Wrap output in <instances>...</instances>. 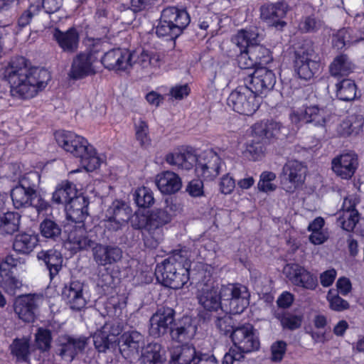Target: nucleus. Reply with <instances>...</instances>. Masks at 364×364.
Returning a JSON list of instances; mask_svg holds the SVG:
<instances>
[{"instance_id": "obj_46", "label": "nucleus", "mask_w": 364, "mask_h": 364, "mask_svg": "<svg viewBox=\"0 0 364 364\" xmlns=\"http://www.w3.org/2000/svg\"><path fill=\"white\" fill-rule=\"evenodd\" d=\"M81 136L70 131H58L55 134V139L62 149L65 151H73L75 144H79Z\"/></svg>"}, {"instance_id": "obj_57", "label": "nucleus", "mask_w": 364, "mask_h": 364, "mask_svg": "<svg viewBox=\"0 0 364 364\" xmlns=\"http://www.w3.org/2000/svg\"><path fill=\"white\" fill-rule=\"evenodd\" d=\"M51 333L49 330L39 328L36 333V343L39 349L48 350L50 347Z\"/></svg>"}, {"instance_id": "obj_21", "label": "nucleus", "mask_w": 364, "mask_h": 364, "mask_svg": "<svg viewBox=\"0 0 364 364\" xmlns=\"http://www.w3.org/2000/svg\"><path fill=\"white\" fill-rule=\"evenodd\" d=\"M198 156L190 146H180L168 153L165 160L167 164L176 166L178 169L189 171L198 163Z\"/></svg>"}, {"instance_id": "obj_10", "label": "nucleus", "mask_w": 364, "mask_h": 364, "mask_svg": "<svg viewBox=\"0 0 364 364\" xmlns=\"http://www.w3.org/2000/svg\"><path fill=\"white\" fill-rule=\"evenodd\" d=\"M135 55L127 49L114 48L106 52L101 58L105 69L117 73H129L134 66Z\"/></svg>"}, {"instance_id": "obj_20", "label": "nucleus", "mask_w": 364, "mask_h": 364, "mask_svg": "<svg viewBox=\"0 0 364 364\" xmlns=\"http://www.w3.org/2000/svg\"><path fill=\"white\" fill-rule=\"evenodd\" d=\"M175 311L170 307H161L157 309L150 318L149 333L154 337H160L166 334L171 328L175 320Z\"/></svg>"}, {"instance_id": "obj_56", "label": "nucleus", "mask_w": 364, "mask_h": 364, "mask_svg": "<svg viewBox=\"0 0 364 364\" xmlns=\"http://www.w3.org/2000/svg\"><path fill=\"white\" fill-rule=\"evenodd\" d=\"M359 220L358 212L357 210L348 211L342 215L338 218V223L341 228L346 231H352Z\"/></svg>"}, {"instance_id": "obj_52", "label": "nucleus", "mask_w": 364, "mask_h": 364, "mask_svg": "<svg viewBox=\"0 0 364 364\" xmlns=\"http://www.w3.org/2000/svg\"><path fill=\"white\" fill-rule=\"evenodd\" d=\"M11 350L18 360H26L29 354V340L26 338L15 339L11 346Z\"/></svg>"}, {"instance_id": "obj_49", "label": "nucleus", "mask_w": 364, "mask_h": 364, "mask_svg": "<svg viewBox=\"0 0 364 364\" xmlns=\"http://www.w3.org/2000/svg\"><path fill=\"white\" fill-rule=\"evenodd\" d=\"M135 136L140 145L147 148L151 144L149 129L148 123L141 118L135 119L134 122Z\"/></svg>"}, {"instance_id": "obj_62", "label": "nucleus", "mask_w": 364, "mask_h": 364, "mask_svg": "<svg viewBox=\"0 0 364 364\" xmlns=\"http://www.w3.org/2000/svg\"><path fill=\"white\" fill-rule=\"evenodd\" d=\"M285 131L286 128L281 123L272 120L268 121L267 139L279 137L281 135L286 136Z\"/></svg>"}, {"instance_id": "obj_5", "label": "nucleus", "mask_w": 364, "mask_h": 364, "mask_svg": "<svg viewBox=\"0 0 364 364\" xmlns=\"http://www.w3.org/2000/svg\"><path fill=\"white\" fill-rule=\"evenodd\" d=\"M232 42L238 48H249L252 58L257 63V67L269 65L272 62L270 50L259 43L260 38L256 28L242 29L232 36Z\"/></svg>"}, {"instance_id": "obj_8", "label": "nucleus", "mask_w": 364, "mask_h": 364, "mask_svg": "<svg viewBox=\"0 0 364 364\" xmlns=\"http://www.w3.org/2000/svg\"><path fill=\"white\" fill-rule=\"evenodd\" d=\"M308 168L304 163L298 160H288L284 165L281 173L282 188L293 193L301 188L306 180Z\"/></svg>"}, {"instance_id": "obj_48", "label": "nucleus", "mask_w": 364, "mask_h": 364, "mask_svg": "<svg viewBox=\"0 0 364 364\" xmlns=\"http://www.w3.org/2000/svg\"><path fill=\"white\" fill-rule=\"evenodd\" d=\"M184 326H178L171 331V336L173 340L183 343L193 337L196 327L189 323L188 318H184Z\"/></svg>"}, {"instance_id": "obj_22", "label": "nucleus", "mask_w": 364, "mask_h": 364, "mask_svg": "<svg viewBox=\"0 0 364 364\" xmlns=\"http://www.w3.org/2000/svg\"><path fill=\"white\" fill-rule=\"evenodd\" d=\"M272 66L258 67L250 76L248 85L256 93L262 94L271 90L276 83V76L271 70Z\"/></svg>"}, {"instance_id": "obj_61", "label": "nucleus", "mask_w": 364, "mask_h": 364, "mask_svg": "<svg viewBox=\"0 0 364 364\" xmlns=\"http://www.w3.org/2000/svg\"><path fill=\"white\" fill-rule=\"evenodd\" d=\"M287 344L285 342L278 341L274 343L271 346L272 357L273 362H280L286 353Z\"/></svg>"}, {"instance_id": "obj_4", "label": "nucleus", "mask_w": 364, "mask_h": 364, "mask_svg": "<svg viewBox=\"0 0 364 364\" xmlns=\"http://www.w3.org/2000/svg\"><path fill=\"white\" fill-rule=\"evenodd\" d=\"M38 180L39 175L36 171H30L19 179L18 184L11 191V198L15 208L32 206L38 214L48 210L49 203L38 196L35 189V183Z\"/></svg>"}, {"instance_id": "obj_51", "label": "nucleus", "mask_w": 364, "mask_h": 364, "mask_svg": "<svg viewBox=\"0 0 364 364\" xmlns=\"http://www.w3.org/2000/svg\"><path fill=\"white\" fill-rule=\"evenodd\" d=\"M40 232L43 237L55 240L61 234V228L55 221L45 219L40 224Z\"/></svg>"}, {"instance_id": "obj_59", "label": "nucleus", "mask_w": 364, "mask_h": 364, "mask_svg": "<svg viewBox=\"0 0 364 364\" xmlns=\"http://www.w3.org/2000/svg\"><path fill=\"white\" fill-rule=\"evenodd\" d=\"M240 55L237 56V63L242 69H250L257 68V63L252 58V55L250 53L249 48H239Z\"/></svg>"}, {"instance_id": "obj_38", "label": "nucleus", "mask_w": 364, "mask_h": 364, "mask_svg": "<svg viewBox=\"0 0 364 364\" xmlns=\"http://www.w3.org/2000/svg\"><path fill=\"white\" fill-rule=\"evenodd\" d=\"M132 53L135 55L134 65H138L142 69L151 71L159 68L161 65V58L157 53L142 50L139 54L136 52Z\"/></svg>"}, {"instance_id": "obj_64", "label": "nucleus", "mask_w": 364, "mask_h": 364, "mask_svg": "<svg viewBox=\"0 0 364 364\" xmlns=\"http://www.w3.org/2000/svg\"><path fill=\"white\" fill-rule=\"evenodd\" d=\"M235 186V179L230 174H225L220 178L219 187L220 192L223 194H230Z\"/></svg>"}, {"instance_id": "obj_54", "label": "nucleus", "mask_w": 364, "mask_h": 364, "mask_svg": "<svg viewBox=\"0 0 364 364\" xmlns=\"http://www.w3.org/2000/svg\"><path fill=\"white\" fill-rule=\"evenodd\" d=\"M323 26V22L314 15L304 16L299 24V29L304 33L316 32Z\"/></svg>"}, {"instance_id": "obj_17", "label": "nucleus", "mask_w": 364, "mask_h": 364, "mask_svg": "<svg viewBox=\"0 0 364 364\" xmlns=\"http://www.w3.org/2000/svg\"><path fill=\"white\" fill-rule=\"evenodd\" d=\"M117 344L125 358H135L138 357L139 350L144 348V338L136 331H127L118 338Z\"/></svg>"}, {"instance_id": "obj_31", "label": "nucleus", "mask_w": 364, "mask_h": 364, "mask_svg": "<svg viewBox=\"0 0 364 364\" xmlns=\"http://www.w3.org/2000/svg\"><path fill=\"white\" fill-rule=\"evenodd\" d=\"M83 284L74 281L66 285L63 290V297L73 310H81L86 305V299L82 294Z\"/></svg>"}, {"instance_id": "obj_28", "label": "nucleus", "mask_w": 364, "mask_h": 364, "mask_svg": "<svg viewBox=\"0 0 364 364\" xmlns=\"http://www.w3.org/2000/svg\"><path fill=\"white\" fill-rule=\"evenodd\" d=\"M171 218L164 208L151 212V221L153 227V239L145 235L144 244L150 248H156L162 239V226L171 222Z\"/></svg>"}, {"instance_id": "obj_40", "label": "nucleus", "mask_w": 364, "mask_h": 364, "mask_svg": "<svg viewBox=\"0 0 364 364\" xmlns=\"http://www.w3.org/2000/svg\"><path fill=\"white\" fill-rule=\"evenodd\" d=\"M151 221V212L144 209L138 210L132 220V225L135 229L144 230V240L145 235L149 240L153 239V227Z\"/></svg>"}, {"instance_id": "obj_15", "label": "nucleus", "mask_w": 364, "mask_h": 364, "mask_svg": "<svg viewBox=\"0 0 364 364\" xmlns=\"http://www.w3.org/2000/svg\"><path fill=\"white\" fill-rule=\"evenodd\" d=\"M283 272L296 286L309 290H314L318 286L316 276L299 264H287L284 267Z\"/></svg>"}, {"instance_id": "obj_2", "label": "nucleus", "mask_w": 364, "mask_h": 364, "mask_svg": "<svg viewBox=\"0 0 364 364\" xmlns=\"http://www.w3.org/2000/svg\"><path fill=\"white\" fill-rule=\"evenodd\" d=\"M197 298L200 306L209 312L223 310L221 299L229 301V312L237 314L248 306L250 294L246 287L238 284L223 286L219 291L215 287L205 284L199 289Z\"/></svg>"}, {"instance_id": "obj_7", "label": "nucleus", "mask_w": 364, "mask_h": 364, "mask_svg": "<svg viewBox=\"0 0 364 364\" xmlns=\"http://www.w3.org/2000/svg\"><path fill=\"white\" fill-rule=\"evenodd\" d=\"M262 97L249 86L239 87L228 98V105L240 114L251 116L259 109Z\"/></svg>"}, {"instance_id": "obj_42", "label": "nucleus", "mask_w": 364, "mask_h": 364, "mask_svg": "<svg viewBox=\"0 0 364 364\" xmlns=\"http://www.w3.org/2000/svg\"><path fill=\"white\" fill-rule=\"evenodd\" d=\"M21 216L18 213L7 211L0 213V234L11 235L17 231L20 225Z\"/></svg>"}, {"instance_id": "obj_47", "label": "nucleus", "mask_w": 364, "mask_h": 364, "mask_svg": "<svg viewBox=\"0 0 364 364\" xmlns=\"http://www.w3.org/2000/svg\"><path fill=\"white\" fill-rule=\"evenodd\" d=\"M356 85L354 81L344 79L336 84V96L343 101H350L356 97Z\"/></svg>"}, {"instance_id": "obj_53", "label": "nucleus", "mask_w": 364, "mask_h": 364, "mask_svg": "<svg viewBox=\"0 0 364 364\" xmlns=\"http://www.w3.org/2000/svg\"><path fill=\"white\" fill-rule=\"evenodd\" d=\"M276 177L274 172L268 171L262 172L257 183L258 190L264 193L274 191L277 188V185L274 183Z\"/></svg>"}, {"instance_id": "obj_60", "label": "nucleus", "mask_w": 364, "mask_h": 364, "mask_svg": "<svg viewBox=\"0 0 364 364\" xmlns=\"http://www.w3.org/2000/svg\"><path fill=\"white\" fill-rule=\"evenodd\" d=\"M41 5L40 1H36L30 5L28 9L25 11L18 18V23L20 27L27 26L32 17L36 15L41 10Z\"/></svg>"}, {"instance_id": "obj_16", "label": "nucleus", "mask_w": 364, "mask_h": 364, "mask_svg": "<svg viewBox=\"0 0 364 364\" xmlns=\"http://www.w3.org/2000/svg\"><path fill=\"white\" fill-rule=\"evenodd\" d=\"M234 346L242 353L256 350L259 347V341L255 329L250 325L242 326L234 329L231 333Z\"/></svg>"}, {"instance_id": "obj_55", "label": "nucleus", "mask_w": 364, "mask_h": 364, "mask_svg": "<svg viewBox=\"0 0 364 364\" xmlns=\"http://www.w3.org/2000/svg\"><path fill=\"white\" fill-rule=\"evenodd\" d=\"M265 149L263 144L260 141L248 142L244 152L246 157L252 161H259L264 156Z\"/></svg>"}, {"instance_id": "obj_9", "label": "nucleus", "mask_w": 364, "mask_h": 364, "mask_svg": "<svg viewBox=\"0 0 364 364\" xmlns=\"http://www.w3.org/2000/svg\"><path fill=\"white\" fill-rule=\"evenodd\" d=\"M289 117L295 124L304 122L323 127L330 122L331 112L326 107L311 105L293 111Z\"/></svg>"}, {"instance_id": "obj_32", "label": "nucleus", "mask_w": 364, "mask_h": 364, "mask_svg": "<svg viewBox=\"0 0 364 364\" xmlns=\"http://www.w3.org/2000/svg\"><path fill=\"white\" fill-rule=\"evenodd\" d=\"M170 364H199L200 357L191 346L173 347L171 349Z\"/></svg>"}, {"instance_id": "obj_39", "label": "nucleus", "mask_w": 364, "mask_h": 364, "mask_svg": "<svg viewBox=\"0 0 364 364\" xmlns=\"http://www.w3.org/2000/svg\"><path fill=\"white\" fill-rule=\"evenodd\" d=\"M77 196L75 186L70 181H65L57 186L55 191L53 193L52 198L53 201L55 203H65L66 205Z\"/></svg>"}, {"instance_id": "obj_44", "label": "nucleus", "mask_w": 364, "mask_h": 364, "mask_svg": "<svg viewBox=\"0 0 364 364\" xmlns=\"http://www.w3.org/2000/svg\"><path fill=\"white\" fill-rule=\"evenodd\" d=\"M140 361L141 364H163L161 346L156 343L148 344L142 349Z\"/></svg>"}, {"instance_id": "obj_25", "label": "nucleus", "mask_w": 364, "mask_h": 364, "mask_svg": "<svg viewBox=\"0 0 364 364\" xmlns=\"http://www.w3.org/2000/svg\"><path fill=\"white\" fill-rule=\"evenodd\" d=\"M333 171L342 179H350L358 166L357 156L353 153L342 154L331 162Z\"/></svg>"}, {"instance_id": "obj_18", "label": "nucleus", "mask_w": 364, "mask_h": 364, "mask_svg": "<svg viewBox=\"0 0 364 364\" xmlns=\"http://www.w3.org/2000/svg\"><path fill=\"white\" fill-rule=\"evenodd\" d=\"M19 263V260L12 255H8L0 264V286L11 295L21 286V282L13 274L12 269Z\"/></svg>"}, {"instance_id": "obj_19", "label": "nucleus", "mask_w": 364, "mask_h": 364, "mask_svg": "<svg viewBox=\"0 0 364 364\" xmlns=\"http://www.w3.org/2000/svg\"><path fill=\"white\" fill-rule=\"evenodd\" d=\"M96 58L91 53H80L73 60L68 76L73 80H81L95 75Z\"/></svg>"}, {"instance_id": "obj_35", "label": "nucleus", "mask_w": 364, "mask_h": 364, "mask_svg": "<svg viewBox=\"0 0 364 364\" xmlns=\"http://www.w3.org/2000/svg\"><path fill=\"white\" fill-rule=\"evenodd\" d=\"M92 241L86 236V230L84 225H75L68 232L65 247L73 252H77L91 245Z\"/></svg>"}, {"instance_id": "obj_34", "label": "nucleus", "mask_w": 364, "mask_h": 364, "mask_svg": "<svg viewBox=\"0 0 364 364\" xmlns=\"http://www.w3.org/2000/svg\"><path fill=\"white\" fill-rule=\"evenodd\" d=\"M53 37L59 47L65 52L73 53L77 49L79 34L75 28H70L66 31L55 28Z\"/></svg>"}, {"instance_id": "obj_27", "label": "nucleus", "mask_w": 364, "mask_h": 364, "mask_svg": "<svg viewBox=\"0 0 364 364\" xmlns=\"http://www.w3.org/2000/svg\"><path fill=\"white\" fill-rule=\"evenodd\" d=\"M120 328L117 326L106 323L100 330L93 335L94 345L99 352H105L107 349L117 346V336L120 333Z\"/></svg>"}, {"instance_id": "obj_24", "label": "nucleus", "mask_w": 364, "mask_h": 364, "mask_svg": "<svg viewBox=\"0 0 364 364\" xmlns=\"http://www.w3.org/2000/svg\"><path fill=\"white\" fill-rule=\"evenodd\" d=\"M41 298L36 295H23L18 297L14 302V311L21 321L33 322Z\"/></svg>"}, {"instance_id": "obj_37", "label": "nucleus", "mask_w": 364, "mask_h": 364, "mask_svg": "<svg viewBox=\"0 0 364 364\" xmlns=\"http://www.w3.org/2000/svg\"><path fill=\"white\" fill-rule=\"evenodd\" d=\"M38 235L34 232H24L16 235L13 242L14 250L23 255H28L38 246Z\"/></svg>"}, {"instance_id": "obj_13", "label": "nucleus", "mask_w": 364, "mask_h": 364, "mask_svg": "<svg viewBox=\"0 0 364 364\" xmlns=\"http://www.w3.org/2000/svg\"><path fill=\"white\" fill-rule=\"evenodd\" d=\"M320 64L314 49L302 48L295 53L294 70L303 80H309L319 70Z\"/></svg>"}, {"instance_id": "obj_29", "label": "nucleus", "mask_w": 364, "mask_h": 364, "mask_svg": "<svg viewBox=\"0 0 364 364\" xmlns=\"http://www.w3.org/2000/svg\"><path fill=\"white\" fill-rule=\"evenodd\" d=\"M89 202L83 196H77L65 205L68 220L77 225H84L83 222L88 215Z\"/></svg>"}, {"instance_id": "obj_3", "label": "nucleus", "mask_w": 364, "mask_h": 364, "mask_svg": "<svg viewBox=\"0 0 364 364\" xmlns=\"http://www.w3.org/2000/svg\"><path fill=\"white\" fill-rule=\"evenodd\" d=\"M191 267V260L182 252H177L156 265V276L164 287L180 289L190 279Z\"/></svg>"}, {"instance_id": "obj_23", "label": "nucleus", "mask_w": 364, "mask_h": 364, "mask_svg": "<svg viewBox=\"0 0 364 364\" xmlns=\"http://www.w3.org/2000/svg\"><path fill=\"white\" fill-rule=\"evenodd\" d=\"M86 344L85 337L63 335L58 339L57 352L63 360L70 363L79 352L85 348Z\"/></svg>"}, {"instance_id": "obj_33", "label": "nucleus", "mask_w": 364, "mask_h": 364, "mask_svg": "<svg viewBox=\"0 0 364 364\" xmlns=\"http://www.w3.org/2000/svg\"><path fill=\"white\" fill-rule=\"evenodd\" d=\"M156 185L162 194L171 195L178 192L182 186L181 178L172 171L159 173L155 179Z\"/></svg>"}, {"instance_id": "obj_36", "label": "nucleus", "mask_w": 364, "mask_h": 364, "mask_svg": "<svg viewBox=\"0 0 364 364\" xmlns=\"http://www.w3.org/2000/svg\"><path fill=\"white\" fill-rule=\"evenodd\" d=\"M93 256L99 265L105 266L119 261L122 257V252L117 247L96 245L93 247Z\"/></svg>"}, {"instance_id": "obj_30", "label": "nucleus", "mask_w": 364, "mask_h": 364, "mask_svg": "<svg viewBox=\"0 0 364 364\" xmlns=\"http://www.w3.org/2000/svg\"><path fill=\"white\" fill-rule=\"evenodd\" d=\"M36 258L41 264H43L47 267L50 279L58 275L62 269L63 255L55 249L42 250L37 253Z\"/></svg>"}, {"instance_id": "obj_1", "label": "nucleus", "mask_w": 364, "mask_h": 364, "mask_svg": "<svg viewBox=\"0 0 364 364\" xmlns=\"http://www.w3.org/2000/svg\"><path fill=\"white\" fill-rule=\"evenodd\" d=\"M0 74L9 84L11 95L21 99L34 97L51 78L47 70L30 66L22 57L11 59Z\"/></svg>"}, {"instance_id": "obj_63", "label": "nucleus", "mask_w": 364, "mask_h": 364, "mask_svg": "<svg viewBox=\"0 0 364 364\" xmlns=\"http://www.w3.org/2000/svg\"><path fill=\"white\" fill-rule=\"evenodd\" d=\"M225 314L222 317H218L216 321V326L224 334H227L232 331V318L228 314V309L223 310Z\"/></svg>"}, {"instance_id": "obj_26", "label": "nucleus", "mask_w": 364, "mask_h": 364, "mask_svg": "<svg viewBox=\"0 0 364 364\" xmlns=\"http://www.w3.org/2000/svg\"><path fill=\"white\" fill-rule=\"evenodd\" d=\"M288 6L284 2L267 4L261 7L260 16L269 26L282 28L286 25L283 18L286 16Z\"/></svg>"}, {"instance_id": "obj_11", "label": "nucleus", "mask_w": 364, "mask_h": 364, "mask_svg": "<svg viewBox=\"0 0 364 364\" xmlns=\"http://www.w3.org/2000/svg\"><path fill=\"white\" fill-rule=\"evenodd\" d=\"M132 210L127 203L116 200L107 209L101 223L109 231H117L130 219Z\"/></svg>"}, {"instance_id": "obj_43", "label": "nucleus", "mask_w": 364, "mask_h": 364, "mask_svg": "<svg viewBox=\"0 0 364 364\" xmlns=\"http://www.w3.org/2000/svg\"><path fill=\"white\" fill-rule=\"evenodd\" d=\"M363 126V117L358 114H351L342 121L337 128V132L340 135H349L358 133Z\"/></svg>"}, {"instance_id": "obj_45", "label": "nucleus", "mask_w": 364, "mask_h": 364, "mask_svg": "<svg viewBox=\"0 0 364 364\" xmlns=\"http://www.w3.org/2000/svg\"><path fill=\"white\" fill-rule=\"evenodd\" d=\"M353 69V65L346 55H340L335 58L330 65L332 76L341 77L348 75Z\"/></svg>"}, {"instance_id": "obj_58", "label": "nucleus", "mask_w": 364, "mask_h": 364, "mask_svg": "<svg viewBox=\"0 0 364 364\" xmlns=\"http://www.w3.org/2000/svg\"><path fill=\"white\" fill-rule=\"evenodd\" d=\"M326 299L329 304V307L331 310L335 311H343L349 309V303L340 297L338 295L332 294L330 290L328 292Z\"/></svg>"}, {"instance_id": "obj_41", "label": "nucleus", "mask_w": 364, "mask_h": 364, "mask_svg": "<svg viewBox=\"0 0 364 364\" xmlns=\"http://www.w3.org/2000/svg\"><path fill=\"white\" fill-rule=\"evenodd\" d=\"M364 39V32L359 36L355 34L353 31L350 28H343L339 30L333 36V46L338 50L342 49L346 46H350Z\"/></svg>"}, {"instance_id": "obj_50", "label": "nucleus", "mask_w": 364, "mask_h": 364, "mask_svg": "<svg viewBox=\"0 0 364 364\" xmlns=\"http://www.w3.org/2000/svg\"><path fill=\"white\" fill-rule=\"evenodd\" d=\"M133 198L136 205L141 208H149L154 203L152 191L144 186L136 188Z\"/></svg>"}, {"instance_id": "obj_14", "label": "nucleus", "mask_w": 364, "mask_h": 364, "mask_svg": "<svg viewBox=\"0 0 364 364\" xmlns=\"http://www.w3.org/2000/svg\"><path fill=\"white\" fill-rule=\"evenodd\" d=\"M79 144L74 146L75 150L69 151L74 156L79 158L82 167L88 172L93 171L104 163V157L99 154L95 148L81 136Z\"/></svg>"}, {"instance_id": "obj_6", "label": "nucleus", "mask_w": 364, "mask_h": 364, "mask_svg": "<svg viewBox=\"0 0 364 364\" xmlns=\"http://www.w3.org/2000/svg\"><path fill=\"white\" fill-rule=\"evenodd\" d=\"M189 23L190 17L186 10L170 6L163 10L156 33L159 37L176 38Z\"/></svg>"}, {"instance_id": "obj_12", "label": "nucleus", "mask_w": 364, "mask_h": 364, "mask_svg": "<svg viewBox=\"0 0 364 364\" xmlns=\"http://www.w3.org/2000/svg\"><path fill=\"white\" fill-rule=\"evenodd\" d=\"M223 163L213 149H207L198 155L196 165V174L205 181H213L220 173Z\"/></svg>"}]
</instances>
